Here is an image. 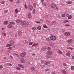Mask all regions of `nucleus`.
I'll return each instance as SVG.
<instances>
[{"mask_svg": "<svg viewBox=\"0 0 74 74\" xmlns=\"http://www.w3.org/2000/svg\"><path fill=\"white\" fill-rule=\"evenodd\" d=\"M45 57L47 58V59H50V58H51V56L49 55L48 54L47 55H46Z\"/></svg>", "mask_w": 74, "mask_h": 74, "instance_id": "nucleus-11", "label": "nucleus"}, {"mask_svg": "<svg viewBox=\"0 0 74 74\" xmlns=\"http://www.w3.org/2000/svg\"><path fill=\"white\" fill-rule=\"evenodd\" d=\"M2 34H3L4 36H6V34L5 33H2Z\"/></svg>", "mask_w": 74, "mask_h": 74, "instance_id": "nucleus-39", "label": "nucleus"}, {"mask_svg": "<svg viewBox=\"0 0 74 74\" xmlns=\"http://www.w3.org/2000/svg\"><path fill=\"white\" fill-rule=\"evenodd\" d=\"M35 12H36V10H35V9H33V14H35Z\"/></svg>", "mask_w": 74, "mask_h": 74, "instance_id": "nucleus-42", "label": "nucleus"}, {"mask_svg": "<svg viewBox=\"0 0 74 74\" xmlns=\"http://www.w3.org/2000/svg\"><path fill=\"white\" fill-rule=\"evenodd\" d=\"M61 32L62 33H63V32H65V30L64 29H62L61 30Z\"/></svg>", "mask_w": 74, "mask_h": 74, "instance_id": "nucleus-37", "label": "nucleus"}, {"mask_svg": "<svg viewBox=\"0 0 74 74\" xmlns=\"http://www.w3.org/2000/svg\"><path fill=\"white\" fill-rule=\"evenodd\" d=\"M10 44H14V41L12 40L10 42Z\"/></svg>", "mask_w": 74, "mask_h": 74, "instance_id": "nucleus-40", "label": "nucleus"}, {"mask_svg": "<svg viewBox=\"0 0 74 74\" xmlns=\"http://www.w3.org/2000/svg\"><path fill=\"white\" fill-rule=\"evenodd\" d=\"M9 22L8 21H4L3 22V24L4 25H7L8 24V23Z\"/></svg>", "mask_w": 74, "mask_h": 74, "instance_id": "nucleus-10", "label": "nucleus"}, {"mask_svg": "<svg viewBox=\"0 0 74 74\" xmlns=\"http://www.w3.org/2000/svg\"><path fill=\"white\" fill-rule=\"evenodd\" d=\"M11 47V45L10 44H8L6 46V47Z\"/></svg>", "mask_w": 74, "mask_h": 74, "instance_id": "nucleus-26", "label": "nucleus"}, {"mask_svg": "<svg viewBox=\"0 0 74 74\" xmlns=\"http://www.w3.org/2000/svg\"><path fill=\"white\" fill-rule=\"evenodd\" d=\"M64 34L65 36H70V33L69 32H66L64 33Z\"/></svg>", "mask_w": 74, "mask_h": 74, "instance_id": "nucleus-4", "label": "nucleus"}, {"mask_svg": "<svg viewBox=\"0 0 74 74\" xmlns=\"http://www.w3.org/2000/svg\"><path fill=\"white\" fill-rule=\"evenodd\" d=\"M36 3H33V7L34 8H36Z\"/></svg>", "mask_w": 74, "mask_h": 74, "instance_id": "nucleus-23", "label": "nucleus"}, {"mask_svg": "<svg viewBox=\"0 0 74 74\" xmlns=\"http://www.w3.org/2000/svg\"><path fill=\"white\" fill-rule=\"evenodd\" d=\"M5 65L6 66H12V64L10 63H8L6 64Z\"/></svg>", "mask_w": 74, "mask_h": 74, "instance_id": "nucleus-13", "label": "nucleus"}, {"mask_svg": "<svg viewBox=\"0 0 74 74\" xmlns=\"http://www.w3.org/2000/svg\"><path fill=\"white\" fill-rule=\"evenodd\" d=\"M15 55H16V56H18V55L17 54H15Z\"/></svg>", "mask_w": 74, "mask_h": 74, "instance_id": "nucleus-62", "label": "nucleus"}, {"mask_svg": "<svg viewBox=\"0 0 74 74\" xmlns=\"http://www.w3.org/2000/svg\"><path fill=\"white\" fill-rule=\"evenodd\" d=\"M42 5H45V3L44 2H42Z\"/></svg>", "mask_w": 74, "mask_h": 74, "instance_id": "nucleus-55", "label": "nucleus"}, {"mask_svg": "<svg viewBox=\"0 0 74 74\" xmlns=\"http://www.w3.org/2000/svg\"><path fill=\"white\" fill-rule=\"evenodd\" d=\"M67 49H71V50H73V48H71V47H67Z\"/></svg>", "mask_w": 74, "mask_h": 74, "instance_id": "nucleus-31", "label": "nucleus"}, {"mask_svg": "<svg viewBox=\"0 0 74 74\" xmlns=\"http://www.w3.org/2000/svg\"><path fill=\"white\" fill-rule=\"evenodd\" d=\"M32 55L33 56H36V54H32Z\"/></svg>", "mask_w": 74, "mask_h": 74, "instance_id": "nucleus-52", "label": "nucleus"}, {"mask_svg": "<svg viewBox=\"0 0 74 74\" xmlns=\"http://www.w3.org/2000/svg\"><path fill=\"white\" fill-rule=\"evenodd\" d=\"M69 22V21H67V20H65L63 21V22L64 23L66 22Z\"/></svg>", "mask_w": 74, "mask_h": 74, "instance_id": "nucleus-35", "label": "nucleus"}, {"mask_svg": "<svg viewBox=\"0 0 74 74\" xmlns=\"http://www.w3.org/2000/svg\"><path fill=\"white\" fill-rule=\"evenodd\" d=\"M44 0H41V3H43V2H44Z\"/></svg>", "mask_w": 74, "mask_h": 74, "instance_id": "nucleus-58", "label": "nucleus"}, {"mask_svg": "<svg viewBox=\"0 0 74 74\" xmlns=\"http://www.w3.org/2000/svg\"><path fill=\"white\" fill-rule=\"evenodd\" d=\"M72 41L73 40H72V39H69L67 40V43H68V44H70V43H71Z\"/></svg>", "mask_w": 74, "mask_h": 74, "instance_id": "nucleus-7", "label": "nucleus"}, {"mask_svg": "<svg viewBox=\"0 0 74 74\" xmlns=\"http://www.w3.org/2000/svg\"><path fill=\"white\" fill-rule=\"evenodd\" d=\"M64 15H66V14H67V12H65L64 13Z\"/></svg>", "mask_w": 74, "mask_h": 74, "instance_id": "nucleus-60", "label": "nucleus"}, {"mask_svg": "<svg viewBox=\"0 0 74 74\" xmlns=\"http://www.w3.org/2000/svg\"><path fill=\"white\" fill-rule=\"evenodd\" d=\"M28 19H31L32 18V16L30 14H28Z\"/></svg>", "mask_w": 74, "mask_h": 74, "instance_id": "nucleus-16", "label": "nucleus"}, {"mask_svg": "<svg viewBox=\"0 0 74 74\" xmlns=\"http://www.w3.org/2000/svg\"><path fill=\"white\" fill-rule=\"evenodd\" d=\"M71 70H74V66H72L71 68Z\"/></svg>", "mask_w": 74, "mask_h": 74, "instance_id": "nucleus-29", "label": "nucleus"}, {"mask_svg": "<svg viewBox=\"0 0 74 74\" xmlns=\"http://www.w3.org/2000/svg\"><path fill=\"white\" fill-rule=\"evenodd\" d=\"M63 65L64 66H67V64H66L65 63H64L63 64Z\"/></svg>", "mask_w": 74, "mask_h": 74, "instance_id": "nucleus-54", "label": "nucleus"}, {"mask_svg": "<svg viewBox=\"0 0 74 74\" xmlns=\"http://www.w3.org/2000/svg\"><path fill=\"white\" fill-rule=\"evenodd\" d=\"M21 24L23 25H29V23L27 22L24 21L22 22Z\"/></svg>", "mask_w": 74, "mask_h": 74, "instance_id": "nucleus-2", "label": "nucleus"}, {"mask_svg": "<svg viewBox=\"0 0 74 74\" xmlns=\"http://www.w3.org/2000/svg\"><path fill=\"white\" fill-rule=\"evenodd\" d=\"M44 64L45 65H48V63H47V62H46V63H45Z\"/></svg>", "mask_w": 74, "mask_h": 74, "instance_id": "nucleus-56", "label": "nucleus"}, {"mask_svg": "<svg viewBox=\"0 0 74 74\" xmlns=\"http://www.w3.org/2000/svg\"><path fill=\"white\" fill-rule=\"evenodd\" d=\"M3 66L1 65H0V69H3Z\"/></svg>", "mask_w": 74, "mask_h": 74, "instance_id": "nucleus-51", "label": "nucleus"}, {"mask_svg": "<svg viewBox=\"0 0 74 74\" xmlns=\"http://www.w3.org/2000/svg\"><path fill=\"white\" fill-rule=\"evenodd\" d=\"M52 52L51 51H48L47 52V54L49 55H51V54H52Z\"/></svg>", "mask_w": 74, "mask_h": 74, "instance_id": "nucleus-15", "label": "nucleus"}, {"mask_svg": "<svg viewBox=\"0 0 74 74\" xmlns=\"http://www.w3.org/2000/svg\"><path fill=\"white\" fill-rule=\"evenodd\" d=\"M26 6H27L26 5V3H25V4L24 5V7H25Z\"/></svg>", "mask_w": 74, "mask_h": 74, "instance_id": "nucleus-63", "label": "nucleus"}, {"mask_svg": "<svg viewBox=\"0 0 74 74\" xmlns=\"http://www.w3.org/2000/svg\"><path fill=\"white\" fill-rule=\"evenodd\" d=\"M16 22L17 23H19V22H22V21L19 19L16 20Z\"/></svg>", "mask_w": 74, "mask_h": 74, "instance_id": "nucleus-19", "label": "nucleus"}, {"mask_svg": "<svg viewBox=\"0 0 74 74\" xmlns=\"http://www.w3.org/2000/svg\"><path fill=\"white\" fill-rule=\"evenodd\" d=\"M66 55L68 56H70V53H66Z\"/></svg>", "mask_w": 74, "mask_h": 74, "instance_id": "nucleus-32", "label": "nucleus"}, {"mask_svg": "<svg viewBox=\"0 0 74 74\" xmlns=\"http://www.w3.org/2000/svg\"><path fill=\"white\" fill-rule=\"evenodd\" d=\"M7 27L8 28L10 29V28H12V27L13 26L12 25H11V24H10L8 25Z\"/></svg>", "mask_w": 74, "mask_h": 74, "instance_id": "nucleus-9", "label": "nucleus"}, {"mask_svg": "<svg viewBox=\"0 0 74 74\" xmlns=\"http://www.w3.org/2000/svg\"><path fill=\"white\" fill-rule=\"evenodd\" d=\"M32 71H34V70H35V68H34V67H32Z\"/></svg>", "mask_w": 74, "mask_h": 74, "instance_id": "nucleus-41", "label": "nucleus"}, {"mask_svg": "<svg viewBox=\"0 0 74 74\" xmlns=\"http://www.w3.org/2000/svg\"><path fill=\"white\" fill-rule=\"evenodd\" d=\"M58 52L59 53H60V54H62V52L60 50H59L58 51Z\"/></svg>", "mask_w": 74, "mask_h": 74, "instance_id": "nucleus-34", "label": "nucleus"}, {"mask_svg": "<svg viewBox=\"0 0 74 74\" xmlns=\"http://www.w3.org/2000/svg\"><path fill=\"white\" fill-rule=\"evenodd\" d=\"M25 42L26 44H29V42L27 40H25Z\"/></svg>", "mask_w": 74, "mask_h": 74, "instance_id": "nucleus-44", "label": "nucleus"}, {"mask_svg": "<svg viewBox=\"0 0 74 74\" xmlns=\"http://www.w3.org/2000/svg\"><path fill=\"white\" fill-rule=\"evenodd\" d=\"M53 74H55V71H54L53 73Z\"/></svg>", "mask_w": 74, "mask_h": 74, "instance_id": "nucleus-64", "label": "nucleus"}, {"mask_svg": "<svg viewBox=\"0 0 74 74\" xmlns=\"http://www.w3.org/2000/svg\"><path fill=\"white\" fill-rule=\"evenodd\" d=\"M21 62L22 63H25V60H24V58H23L21 59Z\"/></svg>", "mask_w": 74, "mask_h": 74, "instance_id": "nucleus-8", "label": "nucleus"}, {"mask_svg": "<svg viewBox=\"0 0 74 74\" xmlns=\"http://www.w3.org/2000/svg\"><path fill=\"white\" fill-rule=\"evenodd\" d=\"M62 73H64V74H65L66 71L64 70H63L62 71Z\"/></svg>", "mask_w": 74, "mask_h": 74, "instance_id": "nucleus-46", "label": "nucleus"}, {"mask_svg": "<svg viewBox=\"0 0 74 74\" xmlns=\"http://www.w3.org/2000/svg\"><path fill=\"white\" fill-rule=\"evenodd\" d=\"M43 27H44V28H46L47 29H48V27H47V26L46 25H44L43 26Z\"/></svg>", "mask_w": 74, "mask_h": 74, "instance_id": "nucleus-30", "label": "nucleus"}, {"mask_svg": "<svg viewBox=\"0 0 74 74\" xmlns=\"http://www.w3.org/2000/svg\"><path fill=\"white\" fill-rule=\"evenodd\" d=\"M50 38L51 40H52L53 41H55L56 40V37L55 36H51V37H50Z\"/></svg>", "mask_w": 74, "mask_h": 74, "instance_id": "nucleus-1", "label": "nucleus"}, {"mask_svg": "<svg viewBox=\"0 0 74 74\" xmlns=\"http://www.w3.org/2000/svg\"><path fill=\"white\" fill-rule=\"evenodd\" d=\"M51 61H49L46 62V63H47L48 64H49V63H51Z\"/></svg>", "mask_w": 74, "mask_h": 74, "instance_id": "nucleus-43", "label": "nucleus"}, {"mask_svg": "<svg viewBox=\"0 0 74 74\" xmlns=\"http://www.w3.org/2000/svg\"><path fill=\"white\" fill-rule=\"evenodd\" d=\"M29 9L30 10H33V6H32V5H30L29 6Z\"/></svg>", "mask_w": 74, "mask_h": 74, "instance_id": "nucleus-17", "label": "nucleus"}, {"mask_svg": "<svg viewBox=\"0 0 74 74\" xmlns=\"http://www.w3.org/2000/svg\"><path fill=\"white\" fill-rule=\"evenodd\" d=\"M24 7L25 9H27V6H24Z\"/></svg>", "mask_w": 74, "mask_h": 74, "instance_id": "nucleus-59", "label": "nucleus"}, {"mask_svg": "<svg viewBox=\"0 0 74 74\" xmlns=\"http://www.w3.org/2000/svg\"><path fill=\"white\" fill-rule=\"evenodd\" d=\"M48 48L49 50V51H50V50H51V48L50 47H48Z\"/></svg>", "mask_w": 74, "mask_h": 74, "instance_id": "nucleus-50", "label": "nucleus"}, {"mask_svg": "<svg viewBox=\"0 0 74 74\" xmlns=\"http://www.w3.org/2000/svg\"><path fill=\"white\" fill-rule=\"evenodd\" d=\"M66 3L67 4H72V3H73V2L71 1H69L66 2Z\"/></svg>", "mask_w": 74, "mask_h": 74, "instance_id": "nucleus-14", "label": "nucleus"}, {"mask_svg": "<svg viewBox=\"0 0 74 74\" xmlns=\"http://www.w3.org/2000/svg\"><path fill=\"white\" fill-rule=\"evenodd\" d=\"M4 1H2L1 2V4H4Z\"/></svg>", "mask_w": 74, "mask_h": 74, "instance_id": "nucleus-47", "label": "nucleus"}, {"mask_svg": "<svg viewBox=\"0 0 74 74\" xmlns=\"http://www.w3.org/2000/svg\"><path fill=\"white\" fill-rule=\"evenodd\" d=\"M10 24L11 25H15V22H13V21H11L10 22Z\"/></svg>", "mask_w": 74, "mask_h": 74, "instance_id": "nucleus-21", "label": "nucleus"}, {"mask_svg": "<svg viewBox=\"0 0 74 74\" xmlns=\"http://www.w3.org/2000/svg\"><path fill=\"white\" fill-rule=\"evenodd\" d=\"M10 57L12 58V59H13V57L12 56H10Z\"/></svg>", "mask_w": 74, "mask_h": 74, "instance_id": "nucleus-61", "label": "nucleus"}, {"mask_svg": "<svg viewBox=\"0 0 74 74\" xmlns=\"http://www.w3.org/2000/svg\"><path fill=\"white\" fill-rule=\"evenodd\" d=\"M65 26H70V25L66 24L65 25Z\"/></svg>", "mask_w": 74, "mask_h": 74, "instance_id": "nucleus-53", "label": "nucleus"}, {"mask_svg": "<svg viewBox=\"0 0 74 74\" xmlns=\"http://www.w3.org/2000/svg\"><path fill=\"white\" fill-rule=\"evenodd\" d=\"M36 45H38V44L37 43H34L32 45V47H35Z\"/></svg>", "mask_w": 74, "mask_h": 74, "instance_id": "nucleus-24", "label": "nucleus"}, {"mask_svg": "<svg viewBox=\"0 0 74 74\" xmlns=\"http://www.w3.org/2000/svg\"><path fill=\"white\" fill-rule=\"evenodd\" d=\"M66 17H67L69 16V14H66Z\"/></svg>", "mask_w": 74, "mask_h": 74, "instance_id": "nucleus-57", "label": "nucleus"}, {"mask_svg": "<svg viewBox=\"0 0 74 74\" xmlns=\"http://www.w3.org/2000/svg\"><path fill=\"white\" fill-rule=\"evenodd\" d=\"M33 42H31L29 44V45H33Z\"/></svg>", "mask_w": 74, "mask_h": 74, "instance_id": "nucleus-28", "label": "nucleus"}, {"mask_svg": "<svg viewBox=\"0 0 74 74\" xmlns=\"http://www.w3.org/2000/svg\"><path fill=\"white\" fill-rule=\"evenodd\" d=\"M45 71H49V70L48 69H46L45 70Z\"/></svg>", "mask_w": 74, "mask_h": 74, "instance_id": "nucleus-48", "label": "nucleus"}, {"mask_svg": "<svg viewBox=\"0 0 74 74\" xmlns=\"http://www.w3.org/2000/svg\"><path fill=\"white\" fill-rule=\"evenodd\" d=\"M47 48V47H46V46H44L41 49V51H45V49H46Z\"/></svg>", "mask_w": 74, "mask_h": 74, "instance_id": "nucleus-6", "label": "nucleus"}, {"mask_svg": "<svg viewBox=\"0 0 74 74\" xmlns=\"http://www.w3.org/2000/svg\"><path fill=\"white\" fill-rule=\"evenodd\" d=\"M18 66L20 67H22V68H23V69H24V67L23 65L21 64H18Z\"/></svg>", "mask_w": 74, "mask_h": 74, "instance_id": "nucleus-12", "label": "nucleus"}, {"mask_svg": "<svg viewBox=\"0 0 74 74\" xmlns=\"http://www.w3.org/2000/svg\"><path fill=\"white\" fill-rule=\"evenodd\" d=\"M8 49H12V47H9Z\"/></svg>", "mask_w": 74, "mask_h": 74, "instance_id": "nucleus-49", "label": "nucleus"}, {"mask_svg": "<svg viewBox=\"0 0 74 74\" xmlns=\"http://www.w3.org/2000/svg\"><path fill=\"white\" fill-rule=\"evenodd\" d=\"M16 13H17L18 12V9H16L14 11Z\"/></svg>", "mask_w": 74, "mask_h": 74, "instance_id": "nucleus-36", "label": "nucleus"}, {"mask_svg": "<svg viewBox=\"0 0 74 74\" xmlns=\"http://www.w3.org/2000/svg\"><path fill=\"white\" fill-rule=\"evenodd\" d=\"M37 27H34L32 28V30L34 31H35L36 30Z\"/></svg>", "mask_w": 74, "mask_h": 74, "instance_id": "nucleus-18", "label": "nucleus"}, {"mask_svg": "<svg viewBox=\"0 0 74 74\" xmlns=\"http://www.w3.org/2000/svg\"><path fill=\"white\" fill-rule=\"evenodd\" d=\"M56 21H53V22L52 25H56Z\"/></svg>", "mask_w": 74, "mask_h": 74, "instance_id": "nucleus-20", "label": "nucleus"}, {"mask_svg": "<svg viewBox=\"0 0 74 74\" xmlns=\"http://www.w3.org/2000/svg\"><path fill=\"white\" fill-rule=\"evenodd\" d=\"M16 69L17 70H19L21 69V68L19 67H16Z\"/></svg>", "mask_w": 74, "mask_h": 74, "instance_id": "nucleus-38", "label": "nucleus"}, {"mask_svg": "<svg viewBox=\"0 0 74 74\" xmlns=\"http://www.w3.org/2000/svg\"><path fill=\"white\" fill-rule=\"evenodd\" d=\"M8 12V10H5L4 11V12L5 14H6L7 12Z\"/></svg>", "mask_w": 74, "mask_h": 74, "instance_id": "nucleus-27", "label": "nucleus"}, {"mask_svg": "<svg viewBox=\"0 0 74 74\" xmlns=\"http://www.w3.org/2000/svg\"><path fill=\"white\" fill-rule=\"evenodd\" d=\"M41 27L40 26H38L37 27V29H38V30H41Z\"/></svg>", "mask_w": 74, "mask_h": 74, "instance_id": "nucleus-25", "label": "nucleus"}, {"mask_svg": "<svg viewBox=\"0 0 74 74\" xmlns=\"http://www.w3.org/2000/svg\"><path fill=\"white\" fill-rule=\"evenodd\" d=\"M56 4L54 3H51L50 5V7L51 8H55V7H56Z\"/></svg>", "mask_w": 74, "mask_h": 74, "instance_id": "nucleus-3", "label": "nucleus"}, {"mask_svg": "<svg viewBox=\"0 0 74 74\" xmlns=\"http://www.w3.org/2000/svg\"><path fill=\"white\" fill-rule=\"evenodd\" d=\"M62 18H64L65 17V15L64 14H62Z\"/></svg>", "mask_w": 74, "mask_h": 74, "instance_id": "nucleus-45", "label": "nucleus"}, {"mask_svg": "<svg viewBox=\"0 0 74 74\" xmlns=\"http://www.w3.org/2000/svg\"><path fill=\"white\" fill-rule=\"evenodd\" d=\"M71 18H72V16L71 15H70L68 17V18L69 19H71Z\"/></svg>", "mask_w": 74, "mask_h": 74, "instance_id": "nucleus-33", "label": "nucleus"}, {"mask_svg": "<svg viewBox=\"0 0 74 74\" xmlns=\"http://www.w3.org/2000/svg\"><path fill=\"white\" fill-rule=\"evenodd\" d=\"M26 55V52H23L21 54L20 56L22 57H24Z\"/></svg>", "mask_w": 74, "mask_h": 74, "instance_id": "nucleus-5", "label": "nucleus"}, {"mask_svg": "<svg viewBox=\"0 0 74 74\" xmlns=\"http://www.w3.org/2000/svg\"><path fill=\"white\" fill-rule=\"evenodd\" d=\"M18 34H19V35L21 36L22 34V32H21V31H18Z\"/></svg>", "mask_w": 74, "mask_h": 74, "instance_id": "nucleus-22", "label": "nucleus"}]
</instances>
